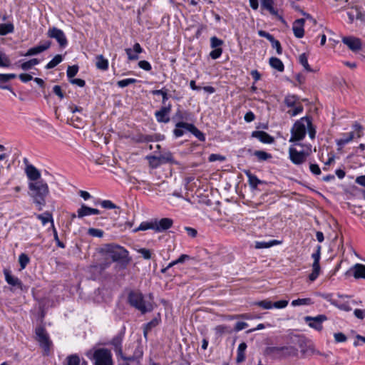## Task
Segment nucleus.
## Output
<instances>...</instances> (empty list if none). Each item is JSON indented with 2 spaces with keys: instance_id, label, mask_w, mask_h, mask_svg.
<instances>
[{
  "instance_id": "f257e3e1",
  "label": "nucleus",
  "mask_w": 365,
  "mask_h": 365,
  "mask_svg": "<svg viewBox=\"0 0 365 365\" xmlns=\"http://www.w3.org/2000/svg\"><path fill=\"white\" fill-rule=\"evenodd\" d=\"M105 251L113 262L120 264L122 268H125L130 262L128 251L124 247L109 244L106 246Z\"/></svg>"
},
{
  "instance_id": "f03ea898",
  "label": "nucleus",
  "mask_w": 365,
  "mask_h": 365,
  "mask_svg": "<svg viewBox=\"0 0 365 365\" xmlns=\"http://www.w3.org/2000/svg\"><path fill=\"white\" fill-rule=\"evenodd\" d=\"M29 187L33 192L34 202L41 206L38 210H41V207L46 204V197L49 192L47 183L40 180L34 182H30Z\"/></svg>"
},
{
  "instance_id": "7ed1b4c3",
  "label": "nucleus",
  "mask_w": 365,
  "mask_h": 365,
  "mask_svg": "<svg viewBox=\"0 0 365 365\" xmlns=\"http://www.w3.org/2000/svg\"><path fill=\"white\" fill-rule=\"evenodd\" d=\"M128 302L143 314L153 310V304L150 302H146L143 294L140 292L131 290L128 295Z\"/></svg>"
},
{
  "instance_id": "20e7f679",
  "label": "nucleus",
  "mask_w": 365,
  "mask_h": 365,
  "mask_svg": "<svg viewBox=\"0 0 365 365\" xmlns=\"http://www.w3.org/2000/svg\"><path fill=\"white\" fill-rule=\"evenodd\" d=\"M36 340L38 342L40 347L43 351V354L48 356L50 354L52 341L49 335L43 325H39L35 329Z\"/></svg>"
},
{
  "instance_id": "39448f33",
  "label": "nucleus",
  "mask_w": 365,
  "mask_h": 365,
  "mask_svg": "<svg viewBox=\"0 0 365 365\" xmlns=\"http://www.w3.org/2000/svg\"><path fill=\"white\" fill-rule=\"evenodd\" d=\"M90 358L94 361L93 365H113L112 353L106 348L96 349Z\"/></svg>"
},
{
  "instance_id": "423d86ee",
  "label": "nucleus",
  "mask_w": 365,
  "mask_h": 365,
  "mask_svg": "<svg viewBox=\"0 0 365 365\" xmlns=\"http://www.w3.org/2000/svg\"><path fill=\"white\" fill-rule=\"evenodd\" d=\"M307 117H304L294 123L291 129L289 142L300 141L304 138L307 133Z\"/></svg>"
},
{
  "instance_id": "0eeeda50",
  "label": "nucleus",
  "mask_w": 365,
  "mask_h": 365,
  "mask_svg": "<svg viewBox=\"0 0 365 365\" xmlns=\"http://www.w3.org/2000/svg\"><path fill=\"white\" fill-rule=\"evenodd\" d=\"M292 350V346H267L264 349V354L273 358H282L289 356Z\"/></svg>"
},
{
  "instance_id": "6e6552de",
  "label": "nucleus",
  "mask_w": 365,
  "mask_h": 365,
  "mask_svg": "<svg viewBox=\"0 0 365 365\" xmlns=\"http://www.w3.org/2000/svg\"><path fill=\"white\" fill-rule=\"evenodd\" d=\"M321 245H317L316 251L312 255V258L314 262L312 264V272L309 275L310 281H314L319 275L320 272V264L319 260L321 257Z\"/></svg>"
},
{
  "instance_id": "1a4fd4ad",
  "label": "nucleus",
  "mask_w": 365,
  "mask_h": 365,
  "mask_svg": "<svg viewBox=\"0 0 365 365\" xmlns=\"http://www.w3.org/2000/svg\"><path fill=\"white\" fill-rule=\"evenodd\" d=\"M49 38H55L61 48H66L68 45V40L64 32L56 27L50 28L47 32Z\"/></svg>"
},
{
  "instance_id": "9d476101",
  "label": "nucleus",
  "mask_w": 365,
  "mask_h": 365,
  "mask_svg": "<svg viewBox=\"0 0 365 365\" xmlns=\"http://www.w3.org/2000/svg\"><path fill=\"white\" fill-rule=\"evenodd\" d=\"M122 342L123 336L120 334H118L117 336H115L109 344L113 346V350L118 357H120L123 360L125 361H133V356L127 357L123 355L122 349Z\"/></svg>"
},
{
  "instance_id": "9b49d317",
  "label": "nucleus",
  "mask_w": 365,
  "mask_h": 365,
  "mask_svg": "<svg viewBox=\"0 0 365 365\" xmlns=\"http://www.w3.org/2000/svg\"><path fill=\"white\" fill-rule=\"evenodd\" d=\"M172 110V104L168 103V105L162 106L159 110L155 112V117L158 123H168L170 122V113Z\"/></svg>"
},
{
  "instance_id": "f8f14e48",
  "label": "nucleus",
  "mask_w": 365,
  "mask_h": 365,
  "mask_svg": "<svg viewBox=\"0 0 365 365\" xmlns=\"http://www.w3.org/2000/svg\"><path fill=\"white\" fill-rule=\"evenodd\" d=\"M304 319L310 327L321 331L323 329L322 323L327 319V317L324 314H319L317 317L306 316Z\"/></svg>"
},
{
  "instance_id": "ddd939ff",
  "label": "nucleus",
  "mask_w": 365,
  "mask_h": 365,
  "mask_svg": "<svg viewBox=\"0 0 365 365\" xmlns=\"http://www.w3.org/2000/svg\"><path fill=\"white\" fill-rule=\"evenodd\" d=\"M342 42L354 53L359 52L362 48L361 39L353 36L343 37Z\"/></svg>"
},
{
  "instance_id": "4468645a",
  "label": "nucleus",
  "mask_w": 365,
  "mask_h": 365,
  "mask_svg": "<svg viewBox=\"0 0 365 365\" xmlns=\"http://www.w3.org/2000/svg\"><path fill=\"white\" fill-rule=\"evenodd\" d=\"M289 159L294 165H301L304 163L308 155L304 151H298L295 148H289Z\"/></svg>"
},
{
  "instance_id": "2eb2a0df",
  "label": "nucleus",
  "mask_w": 365,
  "mask_h": 365,
  "mask_svg": "<svg viewBox=\"0 0 365 365\" xmlns=\"http://www.w3.org/2000/svg\"><path fill=\"white\" fill-rule=\"evenodd\" d=\"M154 230L157 232H164L170 229L173 225V220L171 218H162L160 220L154 219Z\"/></svg>"
},
{
  "instance_id": "dca6fc26",
  "label": "nucleus",
  "mask_w": 365,
  "mask_h": 365,
  "mask_svg": "<svg viewBox=\"0 0 365 365\" xmlns=\"http://www.w3.org/2000/svg\"><path fill=\"white\" fill-rule=\"evenodd\" d=\"M332 296V294H323L322 295L324 299L330 302L331 304L337 307L338 309L344 312H349L351 310V307L349 306V302H341L336 299H333Z\"/></svg>"
},
{
  "instance_id": "f3484780",
  "label": "nucleus",
  "mask_w": 365,
  "mask_h": 365,
  "mask_svg": "<svg viewBox=\"0 0 365 365\" xmlns=\"http://www.w3.org/2000/svg\"><path fill=\"white\" fill-rule=\"evenodd\" d=\"M133 139L136 143H142L160 141L163 139V138L160 134L156 133L152 135L139 133L134 136Z\"/></svg>"
},
{
  "instance_id": "a211bd4d",
  "label": "nucleus",
  "mask_w": 365,
  "mask_h": 365,
  "mask_svg": "<svg viewBox=\"0 0 365 365\" xmlns=\"http://www.w3.org/2000/svg\"><path fill=\"white\" fill-rule=\"evenodd\" d=\"M16 78V75L15 73H0V89L9 91L14 95H15L12 87L6 83L10 80L14 79Z\"/></svg>"
},
{
  "instance_id": "6ab92c4d",
  "label": "nucleus",
  "mask_w": 365,
  "mask_h": 365,
  "mask_svg": "<svg viewBox=\"0 0 365 365\" xmlns=\"http://www.w3.org/2000/svg\"><path fill=\"white\" fill-rule=\"evenodd\" d=\"M251 136L266 144H272L274 142V137L262 130H255L252 133Z\"/></svg>"
},
{
  "instance_id": "aec40b11",
  "label": "nucleus",
  "mask_w": 365,
  "mask_h": 365,
  "mask_svg": "<svg viewBox=\"0 0 365 365\" xmlns=\"http://www.w3.org/2000/svg\"><path fill=\"white\" fill-rule=\"evenodd\" d=\"M4 274L5 280L9 284L13 287H17L21 290L24 289V284L21 281L18 277L13 276L9 269H4Z\"/></svg>"
},
{
  "instance_id": "412c9836",
  "label": "nucleus",
  "mask_w": 365,
  "mask_h": 365,
  "mask_svg": "<svg viewBox=\"0 0 365 365\" xmlns=\"http://www.w3.org/2000/svg\"><path fill=\"white\" fill-rule=\"evenodd\" d=\"M304 19H298L295 20L293 23L292 30L295 37H297V38H301L304 35Z\"/></svg>"
},
{
  "instance_id": "4be33fe9",
  "label": "nucleus",
  "mask_w": 365,
  "mask_h": 365,
  "mask_svg": "<svg viewBox=\"0 0 365 365\" xmlns=\"http://www.w3.org/2000/svg\"><path fill=\"white\" fill-rule=\"evenodd\" d=\"M101 211L96 208L90 207L85 204H82L81 207L77 210V217L83 218L86 216L91 215H99Z\"/></svg>"
},
{
  "instance_id": "5701e85b",
  "label": "nucleus",
  "mask_w": 365,
  "mask_h": 365,
  "mask_svg": "<svg viewBox=\"0 0 365 365\" xmlns=\"http://www.w3.org/2000/svg\"><path fill=\"white\" fill-rule=\"evenodd\" d=\"M179 126H183L188 132L191 133L195 137H196L200 141H205V135L201 132L193 123L191 124H178Z\"/></svg>"
},
{
  "instance_id": "b1692460",
  "label": "nucleus",
  "mask_w": 365,
  "mask_h": 365,
  "mask_svg": "<svg viewBox=\"0 0 365 365\" xmlns=\"http://www.w3.org/2000/svg\"><path fill=\"white\" fill-rule=\"evenodd\" d=\"M26 173L29 180L31 181H38L41 178V173L34 165H29L26 168Z\"/></svg>"
},
{
  "instance_id": "393cba45",
  "label": "nucleus",
  "mask_w": 365,
  "mask_h": 365,
  "mask_svg": "<svg viewBox=\"0 0 365 365\" xmlns=\"http://www.w3.org/2000/svg\"><path fill=\"white\" fill-rule=\"evenodd\" d=\"M190 117L191 113L190 112L178 109L173 117V120H177V122H186L191 120Z\"/></svg>"
},
{
  "instance_id": "a878e982",
  "label": "nucleus",
  "mask_w": 365,
  "mask_h": 365,
  "mask_svg": "<svg viewBox=\"0 0 365 365\" xmlns=\"http://www.w3.org/2000/svg\"><path fill=\"white\" fill-rule=\"evenodd\" d=\"M351 270L353 271V276L355 279H365V265L357 263L354 264Z\"/></svg>"
},
{
  "instance_id": "bb28decb",
  "label": "nucleus",
  "mask_w": 365,
  "mask_h": 365,
  "mask_svg": "<svg viewBox=\"0 0 365 365\" xmlns=\"http://www.w3.org/2000/svg\"><path fill=\"white\" fill-rule=\"evenodd\" d=\"M342 135H343V138L336 140V143L337 146H339L338 150L341 148L344 145L351 142L354 138V132H350L348 133H343Z\"/></svg>"
},
{
  "instance_id": "cd10ccee",
  "label": "nucleus",
  "mask_w": 365,
  "mask_h": 365,
  "mask_svg": "<svg viewBox=\"0 0 365 365\" xmlns=\"http://www.w3.org/2000/svg\"><path fill=\"white\" fill-rule=\"evenodd\" d=\"M168 92V90L165 87L160 90L150 91V93L153 96H161L163 106L168 105V100L169 99L170 96Z\"/></svg>"
},
{
  "instance_id": "c85d7f7f",
  "label": "nucleus",
  "mask_w": 365,
  "mask_h": 365,
  "mask_svg": "<svg viewBox=\"0 0 365 365\" xmlns=\"http://www.w3.org/2000/svg\"><path fill=\"white\" fill-rule=\"evenodd\" d=\"M67 363L64 365H88V362L85 360L81 361L80 357L77 354H71L66 358Z\"/></svg>"
},
{
  "instance_id": "c756f323",
  "label": "nucleus",
  "mask_w": 365,
  "mask_h": 365,
  "mask_svg": "<svg viewBox=\"0 0 365 365\" xmlns=\"http://www.w3.org/2000/svg\"><path fill=\"white\" fill-rule=\"evenodd\" d=\"M96 59V66L98 69L104 71L108 69V61L103 55H98Z\"/></svg>"
},
{
  "instance_id": "7c9ffc66",
  "label": "nucleus",
  "mask_w": 365,
  "mask_h": 365,
  "mask_svg": "<svg viewBox=\"0 0 365 365\" xmlns=\"http://www.w3.org/2000/svg\"><path fill=\"white\" fill-rule=\"evenodd\" d=\"M247 178L249 185L251 188L257 189L259 185L263 184L264 182L259 180L256 175L252 174L250 171L245 173Z\"/></svg>"
},
{
  "instance_id": "2f4dec72",
  "label": "nucleus",
  "mask_w": 365,
  "mask_h": 365,
  "mask_svg": "<svg viewBox=\"0 0 365 365\" xmlns=\"http://www.w3.org/2000/svg\"><path fill=\"white\" fill-rule=\"evenodd\" d=\"M269 65L272 68L279 72H282L284 70V63L279 58L277 57H271L269 58Z\"/></svg>"
},
{
  "instance_id": "473e14b6",
  "label": "nucleus",
  "mask_w": 365,
  "mask_h": 365,
  "mask_svg": "<svg viewBox=\"0 0 365 365\" xmlns=\"http://www.w3.org/2000/svg\"><path fill=\"white\" fill-rule=\"evenodd\" d=\"M274 1L273 0H261V6L262 9H264L272 15H277V11L274 8Z\"/></svg>"
},
{
  "instance_id": "72a5a7b5",
  "label": "nucleus",
  "mask_w": 365,
  "mask_h": 365,
  "mask_svg": "<svg viewBox=\"0 0 365 365\" xmlns=\"http://www.w3.org/2000/svg\"><path fill=\"white\" fill-rule=\"evenodd\" d=\"M160 160L162 164L165 163H171V164H177V162L175 160L173 154L171 152L168 151L159 155Z\"/></svg>"
},
{
  "instance_id": "f704fd0d",
  "label": "nucleus",
  "mask_w": 365,
  "mask_h": 365,
  "mask_svg": "<svg viewBox=\"0 0 365 365\" xmlns=\"http://www.w3.org/2000/svg\"><path fill=\"white\" fill-rule=\"evenodd\" d=\"M36 217L41 221L43 225L50 222L51 223L52 229L55 227L53 217L50 212H45L42 214L37 215Z\"/></svg>"
},
{
  "instance_id": "c9c22d12",
  "label": "nucleus",
  "mask_w": 365,
  "mask_h": 365,
  "mask_svg": "<svg viewBox=\"0 0 365 365\" xmlns=\"http://www.w3.org/2000/svg\"><path fill=\"white\" fill-rule=\"evenodd\" d=\"M247 349V344L245 342H242L239 344L237 348V354L236 361L237 363H241L245 359V351Z\"/></svg>"
},
{
  "instance_id": "e433bc0d",
  "label": "nucleus",
  "mask_w": 365,
  "mask_h": 365,
  "mask_svg": "<svg viewBox=\"0 0 365 365\" xmlns=\"http://www.w3.org/2000/svg\"><path fill=\"white\" fill-rule=\"evenodd\" d=\"M178 124L182 125V124H190V123L187 122H176L175 127L173 131V135L175 138L182 137L186 133V131H187V130H185V127L179 126Z\"/></svg>"
},
{
  "instance_id": "4c0bfd02",
  "label": "nucleus",
  "mask_w": 365,
  "mask_h": 365,
  "mask_svg": "<svg viewBox=\"0 0 365 365\" xmlns=\"http://www.w3.org/2000/svg\"><path fill=\"white\" fill-rule=\"evenodd\" d=\"M253 155H255L259 162L267 161L272 158L270 153L264 150H255Z\"/></svg>"
},
{
  "instance_id": "58836bf2",
  "label": "nucleus",
  "mask_w": 365,
  "mask_h": 365,
  "mask_svg": "<svg viewBox=\"0 0 365 365\" xmlns=\"http://www.w3.org/2000/svg\"><path fill=\"white\" fill-rule=\"evenodd\" d=\"M14 31V26L12 23L0 24V35L6 36Z\"/></svg>"
},
{
  "instance_id": "ea45409f",
  "label": "nucleus",
  "mask_w": 365,
  "mask_h": 365,
  "mask_svg": "<svg viewBox=\"0 0 365 365\" xmlns=\"http://www.w3.org/2000/svg\"><path fill=\"white\" fill-rule=\"evenodd\" d=\"M145 159L148 161L149 166L153 169L158 168L162 165L159 156L147 155Z\"/></svg>"
},
{
  "instance_id": "a19ab883",
  "label": "nucleus",
  "mask_w": 365,
  "mask_h": 365,
  "mask_svg": "<svg viewBox=\"0 0 365 365\" xmlns=\"http://www.w3.org/2000/svg\"><path fill=\"white\" fill-rule=\"evenodd\" d=\"M43 48H41L40 46L37 45L36 46L30 48L26 51V53H21L20 56H26V57L35 56V55H37V54H39V53L43 52Z\"/></svg>"
},
{
  "instance_id": "79ce46f5",
  "label": "nucleus",
  "mask_w": 365,
  "mask_h": 365,
  "mask_svg": "<svg viewBox=\"0 0 365 365\" xmlns=\"http://www.w3.org/2000/svg\"><path fill=\"white\" fill-rule=\"evenodd\" d=\"M279 243V241L276 240H270L269 242H256L255 248L256 249H264L269 248L273 245H278Z\"/></svg>"
},
{
  "instance_id": "37998d69",
  "label": "nucleus",
  "mask_w": 365,
  "mask_h": 365,
  "mask_svg": "<svg viewBox=\"0 0 365 365\" xmlns=\"http://www.w3.org/2000/svg\"><path fill=\"white\" fill-rule=\"evenodd\" d=\"M63 61V57L60 54L56 55L45 66L46 69H51L58 65Z\"/></svg>"
},
{
  "instance_id": "c03bdc74",
  "label": "nucleus",
  "mask_w": 365,
  "mask_h": 365,
  "mask_svg": "<svg viewBox=\"0 0 365 365\" xmlns=\"http://www.w3.org/2000/svg\"><path fill=\"white\" fill-rule=\"evenodd\" d=\"M299 61L307 71H308V72L314 71L308 63V57L306 53H304L299 56Z\"/></svg>"
},
{
  "instance_id": "a18cd8bd",
  "label": "nucleus",
  "mask_w": 365,
  "mask_h": 365,
  "mask_svg": "<svg viewBox=\"0 0 365 365\" xmlns=\"http://www.w3.org/2000/svg\"><path fill=\"white\" fill-rule=\"evenodd\" d=\"M154 230V222L153 220L150 222H143L140 223L138 227L134 229V232H138L140 230Z\"/></svg>"
},
{
  "instance_id": "49530a36",
  "label": "nucleus",
  "mask_w": 365,
  "mask_h": 365,
  "mask_svg": "<svg viewBox=\"0 0 365 365\" xmlns=\"http://www.w3.org/2000/svg\"><path fill=\"white\" fill-rule=\"evenodd\" d=\"M313 304L312 299L310 298H303V299H294L292 302V306L297 307L301 305H311Z\"/></svg>"
},
{
  "instance_id": "de8ad7c7",
  "label": "nucleus",
  "mask_w": 365,
  "mask_h": 365,
  "mask_svg": "<svg viewBox=\"0 0 365 365\" xmlns=\"http://www.w3.org/2000/svg\"><path fill=\"white\" fill-rule=\"evenodd\" d=\"M298 99V97L295 95H288L284 98V103L287 107H294Z\"/></svg>"
},
{
  "instance_id": "09e8293b",
  "label": "nucleus",
  "mask_w": 365,
  "mask_h": 365,
  "mask_svg": "<svg viewBox=\"0 0 365 365\" xmlns=\"http://www.w3.org/2000/svg\"><path fill=\"white\" fill-rule=\"evenodd\" d=\"M30 259L28 255L25 253H21L19 257V262L21 267V269L26 268L27 264L29 263Z\"/></svg>"
},
{
  "instance_id": "8fccbe9b",
  "label": "nucleus",
  "mask_w": 365,
  "mask_h": 365,
  "mask_svg": "<svg viewBox=\"0 0 365 365\" xmlns=\"http://www.w3.org/2000/svg\"><path fill=\"white\" fill-rule=\"evenodd\" d=\"M254 304L264 309H270L273 308L272 302L269 299L255 302Z\"/></svg>"
},
{
  "instance_id": "3c124183",
  "label": "nucleus",
  "mask_w": 365,
  "mask_h": 365,
  "mask_svg": "<svg viewBox=\"0 0 365 365\" xmlns=\"http://www.w3.org/2000/svg\"><path fill=\"white\" fill-rule=\"evenodd\" d=\"M11 66L9 56L4 53L0 52V67L8 68Z\"/></svg>"
},
{
  "instance_id": "603ef678",
  "label": "nucleus",
  "mask_w": 365,
  "mask_h": 365,
  "mask_svg": "<svg viewBox=\"0 0 365 365\" xmlns=\"http://www.w3.org/2000/svg\"><path fill=\"white\" fill-rule=\"evenodd\" d=\"M138 82V80L135 78H125L117 82V85L120 88H125L128 86L130 84H133Z\"/></svg>"
},
{
  "instance_id": "864d4df0",
  "label": "nucleus",
  "mask_w": 365,
  "mask_h": 365,
  "mask_svg": "<svg viewBox=\"0 0 365 365\" xmlns=\"http://www.w3.org/2000/svg\"><path fill=\"white\" fill-rule=\"evenodd\" d=\"M78 68V65L69 66L68 67L66 73L69 80L72 79L77 74Z\"/></svg>"
},
{
  "instance_id": "5fc2aeb1",
  "label": "nucleus",
  "mask_w": 365,
  "mask_h": 365,
  "mask_svg": "<svg viewBox=\"0 0 365 365\" xmlns=\"http://www.w3.org/2000/svg\"><path fill=\"white\" fill-rule=\"evenodd\" d=\"M223 43L224 41L218 38L217 36H212L210 38V46L212 48H221L220 46H222Z\"/></svg>"
},
{
  "instance_id": "6e6d98bb",
  "label": "nucleus",
  "mask_w": 365,
  "mask_h": 365,
  "mask_svg": "<svg viewBox=\"0 0 365 365\" xmlns=\"http://www.w3.org/2000/svg\"><path fill=\"white\" fill-rule=\"evenodd\" d=\"M353 10L355 14L356 19L365 22V12L361 11V8L358 6L353 8Z\"/></svg>"
},
{
  "instance_id": "4d7b16f0",
  "label": "nucleus",
  "mask_w": 365,
  "mask_h": 365,
  "mask_svg": "<svg viewBox=\"0 0 365 365\" xmlns=\"http://www.w3.org/2000/svg\"><path fill=\"white\" fill-rule=\"evenodd\" d=\"M290 339L292 342L298 344L300 347L303 346L305 341V337L302 335H291Z\"/></svg>"
},
{
  "instance_id": "13d9d810",
  "label": "nucleus",
  "mask_w": 365,
  "mask_h": 365,
  "mask_svg": "<svg viewBox=\"0 0 365 365\" xmlns=\"http://www.w3.org/2000/svg\"><path fill=\"white\" fill-rule=\"evenodd\" d=\"M307 127V129H308V133H309V137L313 139L315 138V135H316V130H315V128H314L313 125H312V120L309 118L307 117V126L306 128Z\"/></svg>"
},
{
  "instance_id": "bf43d9fd",
  "label": "nucleus",
  "mask_w": 365,
  "mask_h": 365,
  "mask_svg": "<svg viewBox=\"0 0 365 365\" xmlns=\"http://www.w3.org/2000/svg\"><path fill=\"white\" fill-rule=\"evenodd\" d=\"M193 258L188 255L182 254L177 259L171 262V265H176L185 262L186 260L192 259Z\"/></svg>"
},
{
  "instance_id": "052dcab7",
  "label": "nucleus",
  "mask_w": 365,
  "mask_h": 365,
  "mask_svg": "<svg viewBox=\"0 0 365 365\" xmlns=\"http://www.w3.org/2000/svg\"><path fill=\"white\" fill-rule=\"evenodd\" d=\"M269 42L271 43L272 48L276 49L277 53L278 55H281L282 53V48L280 42L275 39L274 37H273Z\"/></svg>"
},
{
  "instance_id": "680f3d73",
  "label": "nucleus",
  "mask_w": 365,
  "mask_h": 365,
  "mask_svg": "<svg viewBox=\"0 0 365 365\" xmlns=\"http://www.w3.org/2000/svg\"><path fill=\"white\" fill-rule=\"evenodd\" d=\"M88 234L92 237H102L103 236V231L102 230L96 228H89L88 230Z\"/></svg>"
},
{
  "instance_id": "e2e57ef3",
  "label": "nucleus",
  "mask_w": 365,
  "mask_h": 365,
  "mask_svg": "<svg viewBox=\"0 0 365 365\" xmlns=\"http://www.w3.org/2000/svg\"><path fill=\"white\" fill-rule=\"evenodd\" d=\"M125 51L128 56V58L129 61H136L139 58L138 55L135 53L132 48H127L125 49Z\"/></svg>"
},
{
  "instance_id": "0e129e2a",
  "label": "nucleus",
  "mask_w": 365,
  "mask_h": 365,
  "mask_svg": "<svg viewBox=\"0 0 365 365\" xmlns=\"http://www.w3.org/2000/svg\"><path fill=\"white\" fill-rule=\"evenodd\" d=\"M354 130L356 132L357 138H361L363 135V127L358 122H354L352 125Z\"/></svg>"
},
{
  "instance_id": "69168bd1",
  "label": "nucleus",
  "mask_w": 365,
  "mask_h": 365,
  "mask_svg": "<svg viewBox=\"0 0 365 365\" xmlns=\"http://www.w3.org/2000/svg\"><path fill=\"white\" fill-rule=\"evenodd\" d=\"M222 53V48H214L209 54L212 59L219 58Z\"/></svg>"
},
{
  "instance_id": "338daca9",
  "label": "nucleus",
  "mask_w": 365,
  "mask_h": 365,
  "mask_svg": "<svg viewBox=\"0 0 365 365\" xmlns=\"http://www.w3.org/2000/svg\"><path fill=\"white\" fill-rule=\"evenodd\" d=\"M138 66L146 71H150L152 69L151 64L145 60L140 61L138 62Z\"/></svg>"
},
{
  "instance_id": "774afa93",
  "label": "nucleus",
  "mask_w": 365,
  "mask_h": 365,
  "mask_svg": "<svg viewBox=\"0 0 365 365\" xmlns=\"http://www.w3.org/2000/svg\"><path fill=\"white\" fill-rule=\"evenodd\" d=\"M334 337L336 343L345 342L347 340L346 336L342 332L335 333Z\"/></svg>"
}]
</instances>
